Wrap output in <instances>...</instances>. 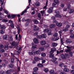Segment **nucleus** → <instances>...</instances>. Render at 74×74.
Wrapping results in <instances>:
<instances>
[{
	"label": "nucleus",
	"mask_w": 74,
	"mask_h": 74,
	"mask_svg": "<svg viewBox=\"0 0 74 74\" xmlns=\"http://www.w3.org/2000/svg\"><path fill=\"white\" fill-rule=\"evenodd\" d=\"M56 51V49L55 48H52L51 49V51L50 52V55L49 56L50 57H53L54 56V55L52 54L54 52Z\"/></svg>",
	"instance_id": "nucleus-1"
},
{
	"label": "nucleus",
	"mask_w": 74,
	"mask_h": 74,
	"mask_svg": "<svg viewBox=\"0 0 74 74\" xmlns=\"http://www.w3.org/2000/svg\"><path fill=\"white\" fill-rule=\"evenodd\" d=\"M55 12L56 14L55 15V16L57 18H62V16L60 15V12H59V10H57L55 11Z\"/></svg>",
	"instance_id": "nucleus-2"
},
{
	"label": "nucleus",
	"mask_w": 74,
	"mask_h": 74,
	"mask_svg": "<svg viewBox=\"0 0 74 74\" xmlns=\"http://www.w3.org/2000/svg\"><path fill=\"white\" fill-rule=\"evenodd\" d=\"M66 47L68 49H66L65 50V51L66 52H70V51H71V50H72V49H74V47H73L72 46H66Z\"/></svg>",
	"instance_id": "nucleus-3"
},
{
	"label": "nucleus",
	"mask_w": 74,
	"mask_h": 74,
	"mask_svg": "<svg viewBox=\"0 0 74 74\" xmlns=\"http://www.w3.org/2000/svg\"><path fill=\"white\" fill-rule=\"evenodd\" d=\"M51 58H52V59L51 60L52 62H53V63H55V64H58V62L56 61V60H57V58H56L53 57H51Z\"/></svg>",
	"instance_id": "nucleus-4"
},
{
	"label": "nucleus",
	"mask_w": 74,
	"mask_h": 74,
	"mask_svg": "<svg viewBox=\"0 0 74 74\" xmlns=\"http://www.w3.org/2000/svg\"><path fill=\"white\" fill-rule=\"evenodd\" d=\"M33 52L34 53V55H40V51L38 50L37 51H35L34 50L33 51Z\"/></svg>",
	"instance_id": "nucleus-5"
},
{
	"label": "nucleus",
	"mask_w": 74,
	"mask_h": 74,
	"mask_svg": "<svg viewBox=\"0 0 74 74\" xmlns=\"http://www.w3.org/2000/svg\"><path fill=\"white\" fill-rule=\"evenodd\" d=\"M70 25H67L66 27V28L64 29H63V30L65 32H67L69 30V29L70 28Z\"/></svg>",
	"instance_id": "nucleus-6"
},
{
	"label": "nucleus",
	"mask_w": 74,
	"mask_h": 74,
	"mask_svg": "<svg viewBox=\"0 0 74 74\" xmlns=\"http://www.w3.org/2000/svg\"><path fill=\"white\" fill-rule=\"evenodd\" d=\"M33 41L34 44H38V42H39L38 40L36 38H35L34 39Z\"/></svg>",
	"instance_id": "nucleus-7"
},
{
	"label": "nucleus",
	"mask_w": 74,
	"mask_h": 74,
	"mask_svg": "<svg viewBox=\"0 0 74 74\" xmlns=\"http://www.w3.org/2000/svg\"><path fill=\"white\" fill-rule=\"evenodd\" d=\"M45 40H43L40 42V44L41 45H45L46 44Z\"/></svg>",
	"instance_id": "nucleus-8"
},
{
	"label": "nucleus",
	"mask_w": 74,
	"mask_h": 74,
	"mask_svg": "<svg viewBox=\"0 0 74 74\" xmlns=\"http://www.w3.org/2000/svg\"><path fill=\"white\" fill-rule=\"evenodd\" d=\"M56 26V25L55 24H51L49 26V27L50 29H53V28H54Z\"/></svg>",
	"instance_id": "nucleus-9"
},
{
	"label": "nucleus",
	"mask_w": 74,
	"mask_h": 74,
	"mask_svg": "<svg viewBox=\"0 0 74 74\" xmlns=\"http://www.w3.org/2000/svg\"><path fill=\"white\" fill-rule=\"evenodd\" d=\"M53 7L49 9L48 11L47 12L49 14H51L52 12V10H53Z\"/></svg>",
	"instance_id": "nucleus-10"
},
{
	"label": "nucleus",
	"mask_w": 74,
	"mask_h": 74,
	"mask_svg": "<svg viewBox=\"0 0 74 74\" xmlns=\"http://www.w3.org/2000/svg\"><path fill=\"white\" fill-rule=\"evenodd\" d=\"M9 37V36L8 35H4L3 36V40H7V39L8 38H8Z\"/></svg>",
	"instance_id": "nucleus-11"
},
{
	"label": "nucleus",
	"mask_w": 74,
	"mask_h": 74,
	"mask_svg": "<svg viewBox=\"0 0 74 74\" xmlns=\"http://www.w3.org/2000/svg\"><path fill=\"white\" fill-rule=\"evenodd\" d=\"M13 47H15L16 46V43L15 42H13L11 43Z\"/></svg>",
	"instance_id": "nucleus-12"
},
{
	"label": "nucleus",
	"mask_w": 74,
	"mask_h": 74,
	"mask_svg": "<svg viewBox=\"0 0 74 74\" xmlns=\"http://www.w3.org/2000/svg\"><path fill=\"white\" fill-rule=\"evenodd\" d=\"M56 26H58V27H61L62 26V23H56Z\"/></svg>",
	"instance_id": "nucleus-13"
},
{
	"label": "nucleus",
	"mask_w": 74,
	"mask_h": 74,
	"mask_svg": "<svg viewBox=\"0 0 74 74\" xmlns=\"http://www.w3.org/2000/svg\"><path fill=\"white\" fill-rule=\"evenodd\" d=\"M14 71V70L13 69H11L10 70H8L6 72V74H10L11 72H13Z\"/></svg>",
	"instance_id": "nucleus-14"
},
{
	"label": "nucleus",
	"mask_w": 74,
	"mask_h": 74,
	"mask_svg": "<svg viewBox=\"0 0 74 74\" xmlns=\"http://www.w3.org/2000/svg\"><path fill=\"white\" fill-rule=\"evenodd\" d=\"M69 71H70V70H69V69L67 68H65L63 69V71L64 72L68 73V72H69Z\"/></svg>",
	"instance_id": "nucleus-15"
},
{
	"label": "nucleus",
	"mask_w": 74,
	"mask_h": 74,
	"mask_svg": "<svg viewBox=\"0 0 74 74\" xmlns=\"http://www.w3.org/2000/svg\"><path fill=\"white\" fill-rule=\"evenodd\" d=\"M43 32L44 33H48L49 32V29H46L44 30Z\"/></svg>",
	"instance_id": "nucleus-16"
},
{
	"label": "nucleus",
	"mask_w": 74,
	"mask_h": 74,
	"mask_svg": "<svg viewBox=\"0 0 74 74\" xmlns=\"http://www.w3.org/2000/svg\"><path fill=\"white\" fill-rule=\"evenodd\" d=\"M42 38H45L47 37V35L45 34H43L42 35Z\"/></svg>",
	"instance_id": "nucleus-17"
},
{
	"label": "nucleus",
	"mask_w": 74,
	"mask_h": 74,
	"mask_svg": "<svg viewBox=\"0 0 74 74\" xmlns=\"http://www.w3.org/2000/svg\"><path fill=\"white\" fill-rule=\"evenodd\" d=\"M37 66L39 67H43L44 65L41 64H38Z\"/></svg>",
	"instance_id": "nucleus-18"
},
{
	"label": "nucleus",
	"mask_w": 74,
	"mask_h": 74,
	"mask_svg": "<svg viewBox=\"0 0 74 74\" xmlns=\"http://www.w3.org/2000/svg\"><path fill=\"white\" fill-rule=\"evenodd\" d=\"M38 68L37 67H36L34 68L33 70L34 71H38Z\"/></svg>",
	"instance_id": "nucleus-19"
},
{
	"label": "nucleus",
	"mask_w": 74,
	"mask_h": 74,
	"mask_svg": "<svg viewBox=\"0 0 74 74\" xmlns=\"http://www.w3.org/2000/svg\"><path fill=\"white\" fill-rule=\"evenodd\" d=\"M61 58L63 59H66V57H65V56H64L63 54H62L61 55Z\"/></svg>",
	"instance_id": "nucleus-20"
},
{
	"label": "nucleus",
	"mask_w": 74,
	"mask_h": 74,
	"mask_svg": "<svg viewBox=\"0 0 74 74\" xmlns=\"http://www.w3.org/2000/svg\"><path fill=\"white\" fill-rule=\"evenodd\" d=\"M39 58L38 57H36L34 58V60L35 61H38V60H39Z\"/></svg>",
	"instance_id": "nucleus-21"
},
{
	"label": "nucleus",
	"mask_w": 74,
	"mask_h": 74,
	"mask_svg": "<svg viewBox=\"0 0 74 74\" xmlns=\"http://www.w3.org/2000/svg\"><path fill=\"white\" fill-rule=\"evenodd\" d=\"M32 44L33 45V46L32 47V48H33L34 49H36L37 47H36V45H34V43H32Z\"/></svg>",
	"instance_id": "nucleus-22"
},
{
	"label": "nucleus",
	"mask_w": 74,
	"mask_h": 74,
	"mask_svg": "<svg viewBox=\"0 0 74 74\" xmlns=\"http://www.w3.org/2000/svg\"><path fill=\"white\" fill-rule=\"evenodd\" d=\"M28 53L29 55H33L34 54V53L33 52V51L32 52H29Z\"/></svg>",
	"instance_id": "nucleus-23"
},
{
	"label": "nucleus",
	"mask_w": 74,
	"mask_h": 74,
	"mask_svg": "<svg viewBox=\"0 0 74 74\" xmlns=\"http://www.w3.org/2000/svg\"><path fill=\"white\" fill-rule=\"evenodd\" d=\"M5 28H6L5 26H4L3 25H2L1 27V29H5Z\"/></svg>",
	"instance_id": "nucleus-24"
},
{
	"label": "nucleus",
	"mask_w": 74,
	"mask_h": 74,
	"mask_svg": "<svg viewBox=\"0 0 74 74\" xmlns=\"http://www.w3.org/2000/svg\"><path fill=\"white\" fill-rule=\"evenodd\" d=\"M69 12L70 14H72L74 12V10H70L69 11Z\"/></svg>",
	"instance_id": "nucleus-25"
},
{
	"label": "nucleus",
	"mask_w": 74,
	"mask_h": 74,
	"mask_svg": "<svg viewBox=\"0 0 74 74\" xmlns=\"http://www.w3.org/2000/svg\"><path fill=\"white\" fill-rule=\"evenodd\" d=\"M14 66V65L13 64H10L8 65V66L10 68H12Z\"/></svg>",
	"instance_id": "nucleus-26"
},
{
	"label": "nucleus",
	"mask_w": 74,
	"mask_h": 74,
	"mask_svg": "<svg viewBox=\"0 0 74 74\" xmlns=\"http://www.w3.org/2000/svg\"><path fill=\"white\" fill-rule=\"evenodd\" d=\"M54 2L56 4H59V0H55L54 1Z\"/></svg>",
	"instance_id": "nucleus-27"
},
{
	"label": "nucleus",
	"mask_w": 74,
	"mask_h": 74,
	"mask_svg": "<svg viewBox=\"0 0 74 74\" xmlns=\"http://www.w3.org/2000/svg\"><path fill=\"white\" fill-rule=\"evenodd\" d=\"M35 5L36 6H37V7H38V6H40V3H39V2H36L35 3Z\"/></svg>",
	"instance_id": "nucleus-28"
},
{
	"label": "nucleus",
	"mask_w": 74,
	"mask_h": 74,
	"mask_svg": "<svg viewBox=\"0 0 74 74\" xmlns=\"http://www.w3.org/2000/svg\"><path fill=\"white\" fill-rule=\"evenodd\" d=\"M52 45L53 47H56L58 45V44L56 43H53L52 44Z\"/></svg>",
	"instance_id": "nucleus-29"
},
{
	"label": "nucleus",
	"mask_w": 74,
	"mask_h": 74,
	"mask_svg": "<svg viewBox=\"0 0 74 74\" xmlns=\"http://www.w3.org/2000/svg\"><path fill=\"white\" fill-rule=\"evenodd\" d=\"M37 16L40 19H41V15L40 13H38L37 14Z\"/></svg>",
	"instance_id": "nucleus-30"
},
{
	"label": "nucleus",
	"mask_w": 74,
	"mask_h": 74,
	"mask_svg": "<svg viewBox=\"0 0 74 74\" xmlns=\"http://www.w3.org/2000/svg\"><path fill=\"white\" fill-rule=\"evenodd\" d=\"M59 39V38L58 37H57L56 39H55L54 38H53V41H56L57 40H58Z\"/></svg>",
	"instance_id": "nucleus-31"
},
{
	"label": "nucleus",
	"mask_w": 74,
	"mask_h": 74,
	"mask_svg": "<svg viewBox=\"0 0 74 74\" xmlns=\"http://www.w3.org/2000/svg\"><path fill=\"white\" fill-rule=\"evenodd\" d=\"M36 37L37 38H38V39H40V38H42V36H40V35H38L36 36Z\"/></svg>",
	"instance_id": "nucleus-32"
},
{
	"label": "nucleus",
	"mask_w": 74,
	"mask_h": 74,
	"mask_svg": "<svg viewBox=\"0 0 74 74\" xmlns=\"http://www.w3.org/2000/svg\"><path fill=\"white\" fill-rule=\"evenodd\" d=\"M8 40H9L10 41H13V38H10L9 36V38H8Z\"/></svg>",
	"instance_id": "nucleus-33"
},
{
	"label": "nucleus",
	"mask_w": 74,
	"mask_h": 74,
	"mask_svg": "<svg viewBox=\"0 0 74 74\" xmlns=\"http://www.w3.org/2000/svg\"><path fill=\"white\" fill-rule=\"evenodd\" d=\"M32 0H29V6L27 8V10L29 9V6L30 5V2Z\"/></svg>",
	"instance_id": "nucleus-34"
},
{
	"label": "nucleus",
	"mask_w": 74,
	"mask_h": 74,
	"mask_svg": "<svg viewBox=\"0 0 74 74\" xmlns=\"http://www.w3.org/2000/svg\"><path fill=\"white\" fill-rule=\"evenodd\" d=\"M44 71L45 73L48 72L49 71V69L48 68H45L44 69Z\"/></svg>",
	"instance_id": "nucleus-35"
},
{
	"label": "nucleus",
	"mask_w": 74,
	"mask_h": 74,
	"mask_svg": "<svg viewBox=\"0 0 74 74\" xmlns=\"http://www.w3.org/2000/svg\"><path fill=\"white\" fill-rule=\"evenodd\" d=\"M40 51H43L44 50V47H42L40 48Z\"/></svg>",
	"instance_id": "nucleus-36"
},
{
	"label": "nucleus",
	"mask_w": 74,
	"mask_h": 74,
	"mask_svg": "<svg viewBox=\"0 0 74 74\" xmlns=\"http://www.w3.org/2000/svg\"><path fill=\"white\" fill-rule=\"evenodd\" d=\"M41 56H42V57H45L46 56V54H45L44 53H42L41 54Z\"/></svg>",
	"instance_id": "nucleus-37"
},
{
	"label": "nucleus",
	"mask_w": 74,
	"mask_h": 74,
	"mask_svg": "<svg viewBox=\"0 0 74 74\" xmlns=\"http://www.w3.org/2000/svg\"><path fill=\"white\" fill-rule=\"evenodd\" d=\"M33 74H39V73L38 71H34L32 73Z\"/></svg>",
	"instance_id": "nucleus-38"
},
{
	"label": "nucleus",
	"mask_w": 74,
	"mask_h": 74,
	"mask_svg": "<svg viewBox=\"0 0 74 74\" xmlns=\"http://www.w3.org/2000/svg\"><path fill=\"white\" fill-rule=\"evenodd\" d=\"M65 57L66 58H69V55L68 54H66L65 55Z\"/></svg>",
	"instance_id": "nucleus-39"
},
{
	"label": "nucleus",
	"mask_w": 74,
	"mask_h": 74,
	"mask_svg": "<svg viewBox=\"0 0 74 74\" xmlns=\"http://www.w3.org/2000/svg\"><path fill=\"white\" fill-rule=\"evenodd\" d=\"M58 36V33H55L53 35V36L54 37H56L57 36Z\"/></svg>",
	"instance_id": "nucleus-40"
},
{
	"label": "nucleus",
	"mask_w": 74,
	"mask_h": 74,
	"mask_svg": "<svg viewBox=\"0 0 74 74\" xmlns=\"http://www.w3.org/2000/svg\"><path fill=\"white\" fill-rule=\"evenodd\" d=\"M40 12L42 14V16H44V14L45 13V12L44 11H40Z\"/></svg>",
	"instance_id": "nucleus-41"
},
{
	"label": "nucleus",
	"mask_w": 74,
	"mask_h": 74,
	"mask_svg": "<svg viewBox=\"0 0 74 74\" xmlns=\"http://www.w3.org/2000/svg\"><path fill=\"white\" fill-rule=\"evenodd\" d=\"M21 36L20 35H19L18 38V39L19 40V42H18V44H19V41H20V40H21Z\"/></svg>",
	"instance_id": "nucleus-42"
},
{
	"label": "nucleus",
	"mask_w": 74,
	"mask_h": 74,
	"mask_svg": "<svg viewBox=\"0 0 74 74\" xmlns=\"http://www.w3.org/2000/svg\"><path fill=\"white\" fill-rule=\"evenodd\" d=\"M26 12H27V10H25L24 11H23L22 14H21V15H23L24 14V13H25Z\"/></svg>",
	"instance_id": "nucleus-43"
},
{
	"label": "nucleus",
	"mask_w": 74,
	"mask_h": 74,
	"mask_svg": "<svg viewBox=\"0 0 74 74\" xmlns=\"http://www.w3.org/2000/svg\"><path fill=\"white\" fill-rule=\"evenodd\" d=\"M0 33L1 34H4V30H1L0 31Z\"/></svg>",
	"instance_id": "nucleus-44"
},
{
	"label": "nucleus",
	"mask_w": 74,
	"mask_h": 74,
	"mask_svg": "<svg viewBox=\"0 0 74 74\" xmlns=\"http://www.w3.org/2000/svg\"><path fill=\"white\" fill-rule=\"evenodd\" d=\"M71 40L69 39H67L66 40V42L67 43H70Z\"/></svg>",
	"instance_id": "nucleus-45"
},
{
	"label": "nucleus",
	"mask_w": 74,
	"mask_h": 74,
	"mask_svg": "<svg viewBox=\"0 0 74 74\" xmlns=\"http://www.w3.org/2000/svg\"><path fill=\"white\" fill-rule=\"evenodd\" d=\"M54 70H51V71H50V74H52V73H53L54 72Z\"/></svg>",
	"instance_id": "nucleus-46"
},
{
	"label": "nucleus",
	"mask_w": 74,
	"mask_h": 74,
	"mask_svg": "<svg viewBox=\"0 0 74 74\" xmlns=\"http://www.w3.org/2000/svg\"><path fill=\"white\" fill-rule=\"evenodd\" d=\"M14 53L15 55H18L19 54V52L17 51H15L14 52Z\"/></svg>",
	"instance_id": "nucleus-47"
},
{
	"label": "nucleus",
	"mask_w": 74,
	"mask_h": 74,
	"mask_svg": "<svg viewBox=\"0 0 74 74\" xmlns=\"http://www.w3.org/2000/svg\"><path fill=\"white\" fill-rule=\"evenodd\" d=\"M0 52H4V50L2 49H0Z\"/></svg>",
	"instance_id": "nucleus-48"
},
{
	"label": "nucleus",
	"mask_w": 74,
	"mask_h": 74,
	"mask_svg": "<svg viewBox=\"0 0 74 74\" xmlns=\"http://www.w3.org/2000/svg\"><path fill=\"white\" fill-rule=\"evenodd\" d=\"M2 22H8V20L5 19H3L2 20Z\"/></svg>",
	"instance_id": "nucleus-49"
},
{
	"label": "nucleus",
	"mask_w": 74,
	"mask_h": 74,
	"mask_svg": "<svg viewBox=\"0 0 74 74\" xmlns=\"http://www.w3.org/2000/svg\"><path fill=\"white\" fill-rule=\"evenodd\" d=\"M70 37L72 38H74V34H72L70 36Z\"/></svg>",
	"instance_id": "nucleus-50"
},
{
	"label": "nucleus",
	"mask_w": 74,
	"mask_h": 74,
	"mask_svg": "<svg viewBox=\"0 0 74 74\" xmlns=\"http://www.w3.org/2000/svg\"><path fill=\"white\" fill-rule=\"evenodd\" d=\"M34 22L35 23H36V24H37V23H38V21L37 20H35L34 21Z\"/></svg>",
	"instance_id": "nucleus-51"
},
{
	"label": "nucleus",
	"mask_w": 74,
	"mask_h": 74,
	"mask_svg": "<svg viewBox=\"0 0 74 74\" xmlns=\"http://www.w3.org/2000/svg\"><path fill=\"white\" fill-rule=\"evenodd\" d=\"M5 49V50H8V46L7 45L6 46H5L4 48Z\"/></svg>",
	"instance_id": "nucleus-52"
},
{
	"label": "nucleus",
	"mask_w": 74,
	"mask_h": 74,
	"mask_svg": "<svg viewBox=\"0 0 74 74\" xmlns=\"http://www.w3.org/2000/svg\"><path fill=\"white\" fill-rule=\"evenodd\" d=\"M60 7L62 8H63V7H64V4L62 3L60 5Z\"/></svg>",
	"instance_id": "nucleus-53"
},
{
	"label": "nucleus",
	"mask_w": 74,
	"mask_h": 74,
	"mask_svg": "<svg viewBox=\"0 0 74 74\" xmlns=\"http://www.w3.org/2000/svg\"><path fill=\"white\" fill-rule=\"evenodd\" d=\"M5 74V72L3 71H0V74Z\"/></svg>",
	"instance_id": "nucleus-54"
},
{
	"label": "nucleus",
	"mask_w": 74,
	"mask_h": 74,
	"mask_svg": "<svg viewBox=\"0 0 74 74\" xmlns=\"http://www.w3.org/2000/svg\"><path fill=\"white\" fill-rule=\"evenodd\" d=\"M71 8V6L70 5H67V8L68 9H70Z\"/></svg>",
	"instance_id": "nucleus-55"
},
{
	"label": "nucleus",
	"mask_w": 74,
	"mask_h": 74,
	"mask_svg": "<svg viewBox=\"0 0 74 74\" xmlns=\"http://www.w3.org/2000/svg\"><path fill=\"white\" fill-rule=\"evenodd\" d=\"M16 15L14 14H12L11 15V17H12V18H15V17Z\"/></svg>",
	"instance_id": "nucleus-56"
},
{
	"label": "nucleus",
	"mask_w": 74,
	"mask_h": 74,
	"mask_svg": "<svg viewBox=\"0 0 74 74\" xmlns=\"http://www.w3.org/2000/svg\"><path fill=\"white\" fill-rule=\"evenodd\" d=\"M62 32H63V30H60V31L58 32L60 34V36H61V35L60 34H61V33H62Z\"/></svg>",
	"instance_id": "nucleus-57"
},
{
	"label": "nucleus",
	"mask_w": 74,
	"mask_h": 74,
	"mask_svg": "<svg viewBox=\"0 0 74 74\" xmlns=\"http://www.w3.org/2000/svg\"><path fill=\"white\" fill-rule=\"evenodd\" d=\"M10 26L11 27H12V28H14V25L13 24H11Z\"/></svg>",
	"instance_id": "nucleus-58"
},
{
	"label": "nucleus",
	"mask_w": 74,
	"mask_h": 74,
	"mask_svg": "<svg viewBox=\"0 0 74 74\" xmlns=\"http://www.w3.org/2000/svg\"><path fill=\"white\" fill-rule=\"evenodd\" d=\"M51 35H52V33H51V32L48 33V36H50Z\"/></svg>",
	"instance_id": "nucleus-59"
},
{
	"label": "nucleus",
	"mask_w": 74,
	"mask_h": 74,
	"mask_svg": "<svg viewBox=\"0 0 74 74\" xmlns=\"http://www.w3.org/2000/svg\"><path fill=\"white\" fill-rule=\"evenodd\" d=\"M53 23H58V21L56 20H53Z\"/></svg>",
	"instance_id": "nucleus-60"
},
{
	"label": "nucleus",
	"mask_w": 74,
	"mask_h": 74,
	"mask_svg": "<svg viewBox=\"0 0 74 74\" xmlns=\"http://www.w3.org/2000/svg\"><path fill=\"white\" fill-rule=\"evenodd\" d=\"M4 12H5L6 14H8V11H7V10H3Z\"/></svg>",
	"instance_id": "nucleus-61"
},
{
	"label": "nucleus",
	"mask_w": 74,
	"mask_h": 74,
	"mask_svg": "<svg viewBox=\"0 0 74 74\" xmlns=\"http://www.w3.org/2000/svg\"><path fill=\"white\" fill-rule=\"evenodd\" d=\"M60 67H63V66H64V64L63 63L59 65Z\"/></svg>",
	"instance_id": "nucleus-62"
},
{
	"label": "nucleus",
	"mask_w": 74,
	"mask_h": 74,
	"mask_svg": "<svg viewBox=\"0 0 74 74\" xmlns=\"http://www.w3.org/2000/svg\"><path fill=\"white\" fill-rule=\"evenodd\" d=\"M14 58H12L11 59V63H14Z\"/></svg>",
	"instance_id": "nucleus-63"
},
{
	"label": "nucleus",
	"mask_w": 74,
	"mask_h": 74,
	"mask_svg": "<svg viewBox=\"0 0 74 74\" xmlns=\"http://www.w3.org/2000/svg\"><path fill=\"white\" fill-rule=\"evenodd\" d=\"M20 30H21V29H20V28H18V34H19V33H20Z\"/></svg>",
	"instance_id": "nucleus-64"
}]
</instances>
